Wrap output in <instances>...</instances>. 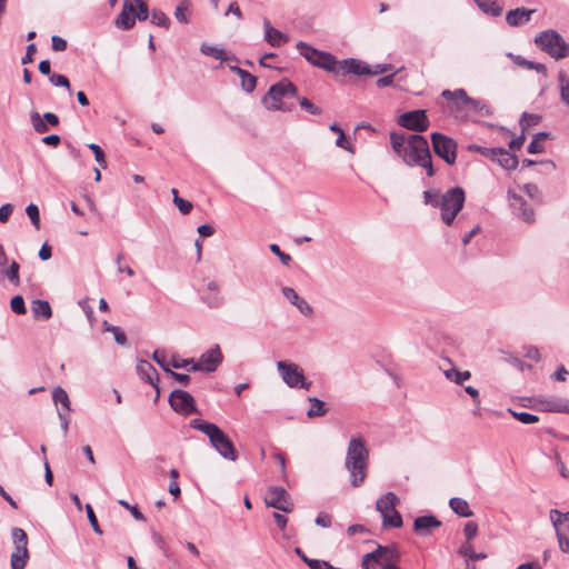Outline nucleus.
Returning a JSON list of instances; mask_svg holds the SVG:
<instances>
[{
	"label": "nucleus",
	"mask_w": 569,
	"mask_h": 569,
	"mask_svg": "<svg viewBox=\"0 0 569 569\" xmlns=\"http://www.w3.org/2000/svg\"><path fill=\"white\" fill-rule=\"evenodd\" d=\"M118 502H119L120 506H122L126 509H128L136 520H138V521H144L146 520L144 516L142 515V512H140L138 507L131 506L126 500H122V499L119 500Z\"/></svg>",
	"instance_id": "680f3d73"
},
{
	"label": "nucleus",
	"mask_w": 569,
	"mask_h": 569,
	"mask_svg": "<svg viewBox=\"0 0 569 569\" xmlns=\"http://www.w3.org/2000/svg\"><path fill=\"white\" fill-rule=\"evenodd\" d=\"M491 161H496L506 170H515L519 163L517 156L505 148H495V158Z\"/></svg>",
	"instance_id": "bb28decb"
},
{
	"label": "nucleus",
	"mask_w": 569,
	"mask_h": 569,
	"mask_svg": "<svg viewBox=\"0 0 569 569\" xmlns=\"http://www.w3.org/2000/svg\"><path fill=\"white\" fill-rule=\"evenodd\" d=\"M200 51L204 56L212 57L220 61H229V60H237L234 56L229 54L223 48L209 44V43H202L200 47Z\"/></svg>",
	"instance_id": "c85d7f7f"
},
{
	"label": "nucleus",
	"mask_w": 569,
	"mask_h": 569,
	"mask_svg": "<svg viewBox=\"0 0 569 569\" xmlns=\"http://www.w3.org/2000/svg\"><path fill=\"white\" fill-rule=\"evenodd\" d=\"M557 78L559 82L560 99L562 103L569 108V77L561 70L558 72Z\"/></svg>",
	"instance_id": "4c0bfd02"
},
{
	"label": "nucleus",
	"mask_w": 569,
	"mask_h": 569,
	"mask_svg": "<svg viewBox=\"0 0 569 569\" xmlns=\"http://www.w3.org/2000/svg\"><path fill=\"white\" fill-rule=\"evenodd\" d=\"M299 104L301 107L302 110H305L306 112L310 113V114H313V116H320L322 113V110L321 108L317 107L316 104H313L308 98L306 97H302V98H299Z\"/></svg>",
	"instance_id": "8fccbe9b"
},
{
	"label": "nucleus",
	"mask_w": 569,
	"mask_h": 569,
	"mask_svg": "<svg viewBox=\"0 0 569 569\" xmlns=\"http://www.w3.org/2000/svg\"><path fill=\"white\" fill-rule=\"evenodd\" d=\"M449 506L455 513L460 517H471L473 513L469 507V503L462 498H451L449 501Z\"/></svg>",
	"instance_id": "72a5a7b5"
},
{
	"label": "nucleus",
	"mask_w": 569,
	"mask_h": 569,
	"mask_svg": "<svg viewBox=\"0 0 569 569\" xmlns=\"http://www.w3.org/2000/svg\"><path fill=\"white\" fill-rule=\"evenodd\" d=\"M390 142L393 151L407 166L423 168L428 177L435 176L429 143L425 137L391 132Z\"/></svg>",
	"instance_id": "f257e3e1"
},
{
	"label": "nucleus",
	"mask_w": 569,
	"mask_h": 569,
	"mask_svg": "<svg viewBox=\"0 0 569 569\" xmlns=\"http://www.w3.org/2000/svg\"><path fill=\"white\" fill-rule=\"evenodd\" d=\"M468 150L478 152L490 160L495 158V148H486L479 144H470L468 147Z\"/></svg>",
	"instance_id": "4d7b16f0"
},
{
	"label": "nucleus",
	"mask_w": 569,
	"mask_h": 569,
	"mask_svg": "<svg viewBox=\"0 0 569 569\" xmlns=\"http://www.w3.org/2000/svg\"><path fill=\"white\" fill-rule=\"evenodd\" d=\"M264 502L268 507H272L282 512L289 513L293 510V501L290 495L282 487L271 486L264 495Z\"/></svg>",
	"instance_id": "ddd939ff"
},
{
	"label": "nucleus",
	"mask_w": 569,
	"mask_h": 569,
	"mask_svg": "<svg viewBox=\"0 0 569 569\" xmlns=\"http://www.w3.org/2000/svg\"><path fill=\"white\" fill-rule=\"evenodd\" d=\"M196 363L194 359H182L177 355H173L170 359V366L174 369L191 368Z\"/></svg>",
	"instance_id": "09e8293b"
},
{
	"label": "nucleus",
	"mask_w": 569,
	"mask_h": 569,
	"mask_svg": "<svg viewBox=\"0 0 569 569\" xmlns=\"http://www.w3.org/2000/svg\"><path fill=\"white\" fill-rule=\"evenodd\" d=\"M86 511H87L88 520L90 522V526H91L92 530L96 533H98V535H102V530H101V528H100V526L98 523V520H97V517L94 515V511H93L92 507L89 503L86 505Z\"/></svg>",
	"instance_id": "5fc2aeb1"
},
{
	"label": "nucleus",
	"mask_w": 569,
	"mask_h": 569,
	"mask_svg": "<svg viewBox=\"0 0 569 569\" xmlns=\"http://www.w3.org/2000/svg\"><path fill=\"white\" fill-rule=\"evenodd\" d=\"M282 293L295 307H297V309L303 316H306V317L313 316V308L305 299L300 298L293 288L283 287Z\"/></svg>",
	"instance_id": "a878e982"
},
{
	"label": "nucleus",
	"mask_w": 569,
	"mask_h": 569,
	"mask_svg": "<svg viewBox=\"0 0 569 569\" xmlns=\"http://www.w3.org/2000/svg\"><path fill=\"white\" fill-rule=\"evenodd\" d=\"M441 526V521H439L435 516H420L417 517L413 521V531L421 537H427L432 533V531Z\"/></svg>",
	"instance_id": "412c9836"
},
{
	"label": "nucleus",
	"mask_w": 569,
	"mask_h": 569,
	"mask_svg": "<svg viewBox=\"0 0 569 569\" xmlns=\"http://www.w3.org/2000/svg\"><path fill=\"white\" fill-rule=\"evenodd\" d=\"M137 373L138 376L144 380L146 382L150 383L152 387L157 390L156 400L159 397V377L157 373L156 368L147 360H139L137 363Z\"/></svg>",
	"instance_id": "b1692460"
},
{
	"label": "nucleus",
	"mask_w": 569,
	"mask_h": 569,
	"mask_svg": "<svg viewBox=\"0 0 569 569\" xmlns=\"http://www.w3.org/2000/svg\"><path fill=\"white\" fill-rule=\"evenodd\" d=\"M152 359L162 368L167 373L171 370L170 361L167 362L164 351L154 350Z\"/></svg>",
	"instance_id": "864d4df0"
},
{
	"label": "nucleus",
	"mask_w": 569,
	"mask_h": 569,
	"mask_svg": "<svg viewBox=\"0 0 569 569\" xmlns=\"http://www.w3.org/2000/svg\"><path fill=\"white\" fill-rule=\"evenodd\" d=\"M536 46L548 53L551 58L560 60L569 56V43L565 41L559 32L549 29L539 32L535 37Z\"/></svg>",
	"instance_id": "423d86ee"
},
{
	"label": "nucleus",
	"mask_w": 569,
	"mask_h": 569,
	"mask_svg": "<svg viewBox=\"0 0 569 569\" xmlns=\"http://www.w3.org/2000/svg\"><path fill=\"white\" fill-rule=\"evenodd\" d=\"M49 80L56 87L70 89V82L66 76L53 73L49 77Z\"/></svg>",
	"instance_id": "e2e57ef3"
},
{
	"label": "nucleus",
	"mask_w": 569,
	"mask_h": 569,
	"mask_svg": "<svg viewBox=\"0 0 569 569\" xmlns=\"http://www.w3.org/2000/svg\"><path fill=\"white\" fill-rule=\"evenodd\" d=\"M459 553L463 557H466L468 560L477 561V560H483L487 558L486 553L482 552H476L470 543H465L460 547Z\"/></svg>",
	"instance_id": "79ce46f5"
},
{
	"label": "nucleus",
	"mask_w": 569,
	"mask_h": 569,
	"mask_svg": "<svg viewBox=\"0 0 569 569\" xmlns=\"http://www.w3.org/2000/svg\"><path fill=\"white\" fill-rule=\"evenodd\" d=\"M241 88L250 93L256 89L257 86V78L249 73L248 71L243 70L241 74H239Z\"/></svg>",
	"instance_id": "a19ab883"
},
{
	"label": "nucleus",
	"mask_w": 569,
	"mask_h": 569,
	"mask_svg": "<svg viewBox=\"0 0 569 569\" xmlns=\"http://www.w3.org/2000/svg\"><path fill=\"white\" fill-rule=\"evenodd\" d=\"M20 264L17 261H12L8 266V257L3 246L0 243V273L3 278L8 279L13 286L20 284L19 277Z\"/></svg>",
	"instance_id": "a211bd4d"
},
{
	"label": "nucleus",
	"mask_w": 569,
	"mask_h": 569,
	"mask_svg": "<svg viewBox=\"0 0 569 569\" xmlns=\"http://www.w3.org/2000/svg\"><path fill=\"white\" fill-rule=\"evenodd\" d=\"M264 40L272 47H280L289 41V37L273 28L268 19L263 20Z\"/></svg>",
	"instance_id": "cd10ccee"
},
{
	"label": "nucleus",
	"mask_w": 569,
	"mask_h": 569,
	"mask_svg": "<svg viewBox=\"0 0 569 569\" xmlns=\"http://www.w3.org/2000/svg\"><path fill=\"white\" fill-rule=\"evenodd\" d=\"M369 462V450L362 437H352L348 443L345 467L350 475L352 487H360L366 477Z\"/></svg>",
	"instance_id": "7ed1b4c3"
},
{
	"label": "nucleus",
	"mask_w": 569,
	"mask_h": 569,
	"mask_svg": "<svg viewBox=\"0 0 569 569\" xmlns=\"http://www.w3.org/2000/svg\"><path fill=\"white\" fill-rule=\"evenodd\" d=\"M174 204L182 214H188L193 208L192 203L183 198L178 199Z\"/></svg>",
	"instance_id": "774afa93"
},
{
	"label": "nucleus",
	"mask_w": 569,
	"mask_h": 569,
	"mask_svg": "<svg viewBox=\"0 0 569 569\" xmlns=\"http://www.w3.org/2000/svg\"><path fill=\"white\" fill-rule=\"evenodd\" d=\"M397 123L408 130L422 132L428 129L430 122L426 110H413L400 114Z\"/></svg>",
	"instance_id": "2eb2a0df"
},
{
	"label": "nucleus",
	"mask_w": 569,
	"mask_h": 569,
	"mask_svg": "<svg viewBox=\"0 0 569 569\" xmlns=\"http://www.w3.org/2000/svg\"><path fill=\"white\" fill-rule=\"evenodd\" d=\"M270 250L272 253H274L280 259L282 264L288 266L291 262L290 254L281 251V249L278 244H276V243L270 244Z\"/></svg>",
	"instance_id": "052dcab7"
},
{
	"label": "nucleus",
	"mask_w": 569,
	"mask_h": 569,
	"mask_svg": "<svg viewBox=\"0 0 569 569\" xmlns=\"http://www.w3.org/2000/svg\"><path fill=\"white\" fill-rule=\"evenodd\" d=\"M222 360L223 356L220 347L216 345L200 356L199 360L190 368V371L213 372L221 365Z\"/></svg>",
	"instance_id": "dca6fc26"
},
{
	"label": "nucleus",
	"mask_w": 569,
	"mask_h": 569,
	"mask_svg": "<svg viewBox=\"0 0 569 569\" xmlns=\"http://www.w3.org/2000/svg\"><path fill=\"white\" fill-rule=\"evenodd\" d=\"M337 73L342 71V73H352V74H370L371 67L358 59L348 58L341 61H338Z\"/></svg>",
	"instance_id": "4be33fe9"
},
{
	"label": "nucleus",
	"mask_w": 569,
	"mask_h": 569,
	"mask_svg": "<svg viewBox=\"0 0 569 569\" xmlns=\"http://www.w3.org/2000/svg\"><path fill=\"white\" fill-rule=\"evenodd\" d=\"M151 22L158 27L169 29L171 21L169 17L161 10L153 9L151 12Z\"/></svg>",
	"instance_id": "37998d69"
},
{
	"label": "nucleus",
	"mask_w": 569,
	"mask_h": 569,
	"mask_svg": "<svg viewBox=\"0 0 569 569\" xmlns=\"http://www.w3.org/2000/svg\"><path fill=\"white\" fill-rule=\"evenodd\" d=\"M549 519L553 528L569 530V511L562 512L558 509H551Z\"/></svg>",
	"instance_id": "7c9ffc66"
},
{
	"label": "nucleus",
	"mask_w": 569,
	"mask_h": 569,
	"mask_svg": "<svg viewBox=\"0 0 569 569\" xmlns=\"http://www.w3.org/2000/svg\"><path fill=\"white\" fill-rule=\"evenodd\" d=\"M431 142L435 153L447 164L452 166L456 163L458 150L456 140L440 132H432Z\"/></svg>",
	"instance_id": "9b49d317"
},
{
	"label": "nucleus",
	"mask_w": 569,
	"mask_h": 569,
	"mask_svg": "<svg viewBox=\"0 0 569 569\" xmlns=\"http://www.w3.org/2000/svg\"><path fill=\"white\" fill-rule=\"evenodd\" d=\"M169 405L173 411L182 416L199 412L192 395L181 389H176L170 393Z\"/></svg>",
	"instance_id": "4468645a"
},
{
	"label": "nucleus",
	"mask_w": 569,
	"mask_h": 569,
	"mask_svg": "<svg viewBox=\"0 0 569 569\" xmlns=\"http://www.w3.org/2000/svg\"><path fill=\"white\" fill-rule=\"evenodd\" d=\"M191 16V2L189 0H182L176 7L174 18L183 24H188L190 22Z\"/></svg>",
	"instance_id": "f704fd0d"
},
{
	"label": "nucleus",
	"mask_w": 569,
	"mask_h": 569,
	"mask_svg": "<svg viewBox=\"0 0 569 569\" xmlns=\"http://www.w3.org/2000/svg\"><path fill=\"white\" fill-rule=\"evenodd\" d=\"M441 96L449 101V111L457 119L468 120V103L465 100H469L465 89H456V90H443Z\"/></svg>",
	"instance_id": "f8f14e48"
},
{
	"label": "nucleus",
	"mask_w": 569,
	"mask_h": 569,
	"mask_svg": "<svg viewBox=\"0 0 569 569\" xmlns=\"http://www.w3.org/2000/svg\"><path fill=\"white\" fill-rule=\"evenodd\" d=\"M299 53L312 66L329 72H337L338 60L329 52L320 51L303 41L297 43Z\"/></svg>",
	"instance_id": "6e6552de"
},
{
	"label": "nucleus",
	"mask_w": 569,
	"mask_h": 569,
	"mask_svg": "<svg viewBox=\"0 0 569 569\" xmlns=\"http://www.w3.org/2000/svg\"><path fill=\"white\" fill-rule=\"evenodd\" d=\"M26 213L29 217L33 227L39 230L40 229V213L39 208L34 203H30L26 208Z\"/></svg>",
	"instance_id": "49530a36"
},
{
	"label": "nucleus",
	"mask_w": 569,
	"mask_h": 569,
	"mask_svg": "<svg viewBox=\"0 0 569 569\" xmlns=\"http://www.w3.org/2000/svg\"><path fill=\"white\" fill-rule=\"evenodd\" d=\"M297 96V87L288 79L272 84L262 98L263 106L271 111L290 112L292 104H288L284 100Z\"/></svg>",
	"instance_id": "39448f33"
},
{
	"label": "nucleus",
	"mask_w": 569,
	"mask_h": 569,
	"mask_svg": "<svg viewBox=\"0 0 569 569\" xmlns=\"http://www.w3.org/2000/svg\"><path fill=\"white\" fill-rule=\"evenodd\" d=\"M443 373L449 381L455 382L456 385H462L463 381L471 377L470 371H459L456 368L447 369Z\"/></svg>",
	"instance_id": "58836bf2"
},
{
	"label": "nucleus",
	"mask_w": 569,
	"mask_h": 569,
	"mask_svg": "<svg viewBox=\"0 0 569 569\" xmlns=\"http://www.w3.org/2000/svg\"><path fill=\"white\" fill-rule=\"evenodd\" d=\"M508 199L510 202V207L512 208L515 214H517L525 222L531 223L535 221V211L531 207L527 206L523 198L513 191H508Z\"/></svg>",
	"instance_id": "f3484780"
},
{
	"label": "nucleus",
	"mask_w": 569,
	"mask_h": 569,
	"mask_svg": "<svg viewBox=\"0 0 569 569\" xmlns=\"http://www.w3.org/2000/svg\"><path fill=\"white\" fill-rule=\"evenodd\" d=\"M523 191L526 192V194L536 200V201H541V192H540V189L537 184L535 183H526L523 187H522Z\"/></svg>",
	"instance_id": "6e6d98bb"
},
{
	"label": "nucleus",
	"mask_w": 569,
	"mask_h": 569,
	"mask_svg": "<svg viewBox=\"0 0 569 569\" xmlns=\"http://www.w3.org/2000/svg\"><path fill=\"white\" fill-rule=\"evenodd\" d=\"M136 9L133 2L126 0L121 12L117 17L114 24L117 28L122 30L131 29L136 23Z\"/></svg>",
	"instance_id": "5701e85b"
},
{
	"label": "nucleus",
	"mask_w": 569,
	"mask_h": 569,
	"mask_svg": "<svg viewBox=\"0 0 569 569\" xmlns=\"http://www.w3.org/2000/svg\"><path fill=\"white\" fill-rule=\"evenodd\" d=\"M540 403L551 412H569V400L552 398L541 400Z\"/></svg>",
	"instance_id": "c9c22d12"
},
{
	"label": "nucleus",
	"mask_w": 569,
	"mask_h": 569,
	"mask_svg": "<svg viewBox=\"0 0 569 569\" xmlns=\"http://www.w3.org/2000/svg\"><path fill=\"white\" fill-rule=\"evenodd\" d=\"M465 200V191L460 187L450 188L445 193H440L438 190L423 191L425 203L440 209L441 220L447 226L453 223L455 218L463 208Z\"/></svg>",
	"instance_id": "f03ea898"
},
{
	"label": "nucleus",
	"mask_w": 569,
	"mask_h": 569,
	"mask_svg": "<svg viewBox=\"0 0 569 569\" xmlns=\"http://www.w3.org/2000/svg\"><path fill=\"white\" fill-rule=\"evenodd\" d=\"M308 401L311 403L310 408L307 411L308 418L322 417L327 413L328 408L326 407V403L322 400L316 397H309Z\"/></svg>",
	"instance_id": "e433bc0d"
},
{
	"label": "nucleus",
	"mask_w": 569,
	"mask_h": 569,
	"mask_svg": "<svg viewBox=\"0 0 569 569\" xmlns=\"http://www.w3.org/2000/svg\"><path fill=\"white\" fill-rule=\"evenodd\" d=\"M398 503L399 498L391 491L376 501V510L381 515L383 528H400L402 526V517L396 510Z\"/></svg>",
	"instance_id": "0eeeda50"
},
{
	"label": "nucleus",
	"mask_w": 569,
	"mask_h": 569,
	"mask_svg": "<svg viewBox=\"0 0 569 569\" xmlns=\"http://www.w3.org/2000/svg\"><path fill=\"white\" fill-rule=\"evenodd\" d=\"M30 121L36 132L44 133L49 130L48 126L56 127L59 124V118L52 112H46L42 117L39 112L30 113Z\"/></svg>",
	"instance_id": "aec40b11"
},
{
	"label": "nucleus",
	"mask_w": 569,
	"mask_h": 569,
	"mask_svg": "<svg viewBox=\"0 0 569 569\" xmlns=\"http://www.w3.org/2000/svg\"><path fill=\"white\" fill-rule=\"evenodd\" d=\"M277 370L289 388L309 390L312 385L311 381L306 379L303 369L295 362L279 360L277 361Z\"/></svg>",
	"instance_id": "1a4fd4ad"
},
{
	"label": "nucleus",
	"mask_w": 569,
	"mask_h": 569,
	"mask_svg": "<svg viewBox=\"0 0 569 569\" xmlns=\"http://www.w3.org/2000/svg\"><path fill=\"white\" fill-rule=\"evenodd\" d=\"M463 533L467 539V543L472 540L478 533V525L475 521H468L465 525Z\"/></svg>",
	"instance_id": "bf43d9fd"
},
{
	"label": "nucleus",
	"mask_w": 569,
	"mask_h": 569,
	"mask_svg": "<svg viewBox=\"0 0 569 569\" xmlns=\"http://www.w3.org/2000/svg\"><path fill=\"white\" fill-rule=\"evenodd\" d=\"M202 301L212 309H218L224 305V298L220 292H203Z\"/></svg>",
	"instance_id": "ea45409f"
},
{
	"label": "nucleus",
	"mask_w": 569,
	"mask_h": 569,
	"mask_svg": "<svg viewBox=\"0 0 569 569\" xmlns=\"http://www.w3.org/2000/svg\"><path fill=\"white\" fill-rule=\"evenodd\" d=\"M52 399L53 402L58 406L60 405L62 410L66 413H69L71 411V401L69 399V396L67 391L61 387H56L52 391Z\"/></svg>",
	"instance_id": "2f4dec72"
},
{
	"label": "nucleus",
	"mask_w": 569,
	"mask_h": 569,
	"mask_svg": "<svg viewBox=\"0 0 569 569\" xmlns=\"http://www.w3.org/2000/svg\"><path fill=\"white\" fill-rule=\"evenodd\" d=\"M507 57H509L512 60V62L519 67H522L526 69H530V67H531L532 61L527 60L526 58H523L521 56L513 54V53L509 52V53H507Z\"/></svg>",
	"instance_id": "69168bd1"
},
{
	"label": "nucleus",
	"mask_w": 569,
	"mask_h": 569,
	"mask_svg": "<svg viewBox=\"0 0 569 569\" xmlns=\"http://www.w3.org/2000/svg\"><path fill=\"white\" fill-rule=\"evenodd\" d=\"M535 12V9H527L525 7L516 8L507 12L506 21L510 27H521L531 20V16Z\"/></svg>",
	"instance_id": "393cba45"
},
{
	"label": "nucleus",
	"mask_w": 569,
	"mask_h": 569,
	"mask_svg": "<svg viewBox=\"0 0 569 569\" xmlns=\"http://www.w3.org/2000/svg\"><path fill=\"white\" fill-rule=\"evenodd\" d=\"M468 103V120L478 122L480 118L491 117L493 111L492 108L483 99H473L470 97L469 100H465Z\"/></svg>",
	"instance_id": "6ab92c4d"
},
{
	"label": "nucleus",
	"mask_w": 569,
	"mask_h": 569,
	"mask_svg": "<svg viewBox=\"0 0 569 569\" xmlns=\"http://www.w3.org/2000/svg\"><path fill=\"white\" fill-rule=\"evenodd\" d=\"M509 412L511 413V416L515 419H517L518 421H520L523 425H532V423H536L539 421V417L533 413H529V412H525V411L518 412V411H515L511 409H509Z\"/></svg>",
	"instance_id": "c03bdc74"
},
{
	"label": "nucleus",
	"mask_w": 569,
	"mask_h": 569,
	"mask_svg": "<svg viewBox=\"0 0 569 569\" xmlns=\"http://www.w3.org/2000/svg\"><path fill=\"white\" fill-rule=\"evenodd\" d=\"M67 46V41L63 38L59 36H53L51 38V47L54 51H64Z\"/></svg>",
	"instance_id": "338daca9"
},
{
	"label": "nucleus",
	"mask_w": 569,
	"mask_h": 569,
	"mask_svg": "<svg viewBox=\"0 0 569 569\" xmlns=\"http://www.w3.org/2000/svg\"><path fill=\"white\" fill-rule=\"evenodd\" d=\"M88 148L93 152L96 161L101 166L103 169L107 168V161L104 157L103 150L98 146L97 143H89Z\"/></svg>",
	"instance_id": "3c124183"
},
{
	"label": "nucleus",
	"mask_w": 569,
	"mask_h": 569,
	"mask_svg": "<svg viewBox=\"0 0 569 569\" xmlns=\"http://www.w3.org/2000/svg\"><path fill=\"white\" fill-rule=\"evenodd\" d=\"M108 332L113 333L114 340L118 345L124 346L127 343V336L120 327H111Z\"/></svg>",
	"instance_id": "0e129e2a"
},
{
	"label": "nucleus",
	"mask_w": 569,
	"mask_h": 569,
	"mask_svg": "<svg viewBox=\"0 0 569 569\" xmlns=\"http://www.w3.org/2000/svg\"><path fill=\"white\" fill-rule=\"evenodd\" d=\"M133 2L138 7V12L136 13L137 19L140 21L147 20L149 17V12H148V6L146 3V0H133Z\"/></svg>",
	"instance_id": "13d9d810"
},
{
	"label": "nucleus",
	"mask_w": 569,
	"mask_h": 569,
	"mask_svg": "<svg viewBox=\"0 0 569 569\" xmlns=\"http://www.w3.org/2000/svg\"><path fill=\"white\" fill-rule=\"evenodd\" d=\"M10 307L17 315H24L27 312L24 300L21 296H14L10 301Z\"/></svg>",
	"instance_id": "603ef678"
},
{
	"label": "nucleus",
	"mask_w": 569,
	"mask_h": 569,
	"mask_svg": "<svg viewBox=\"0 0 569 569\" xmlns=\"http://www.w3.org/2000/svg\"><path fill=\"white\" fill-rule=\"evenodd\" d=\"M553 529L560 550L565 553H569V533L561 528Z\"/></svg>",
	"instance_id": "a18cd8bd"
},
{
	"label": "nucleus",
	"mask_w": 569,
	"mask_h": 569,
	"mask_svg": "<svg viewBox=\"0 0 569 569\" xmlns=\"http://www.w3.org/2000/svg\"><path fill=\"white\" fill-rule=\"evenodd\" d=\"M540 120H541V117L538 114L523 112L520 118L519 124L522 128V130H525L527 127L538 124L540 122Z\"/></svg>",
	"instance_id": "de8ad7c7"
},
{
	"label": "nucleus",
	"mask_w": 569,
	"mask_h": 569,
	"mask_svg": "<svg viewBox=\"0 0 569 569\" xmlns=\"http://www.w3.org/2000/svg\"><path fill=\"white\" fill-rule=\"evenodd\" d=\"M31 311L34 318H41L43 320H48L52 317V309L48 301L37 299L31 303Z\"/></svg>",
	"instance_id": "c756f323"
},
{
	"label": "nucleus",
	"mask_w": 569,
	"mask_h": 569,
	"mask_svg": "<svg viewBox=\"0 0 569 569\" xmlns=\"http://www.w3.org/2000/svg\"><path fill=\"white\" fill-rule=\"evenodd\" d=\"M475 2L486 14L499 17L502 13V7L495 0H475Z\"/></svg>",
	"instance_id": "473e14b6"
},
{
	"label": "nucleus",
	"mask_w": 569,
	"mask_h": 569,
	"mask_svg": "<svg viewBox=\"0 0 569 569\" xmlns=\"http://www.w3.org/2000/svg\"><path fill=\"white\" fill-rule=\"evenodd\" d=\"M190 427L204 433L209 438L211 446L222 458L230 461L238 459V451L233 442L217 425L201 419H192Z\"/></svg>",
	"instance_id": "20e7f679"
},
{
	"label": "nucleus",
	"mask_w": 569,
	"mask_h": 569,
	"mask_svg": "<svg viewBox=\"0 0 569 569\" xmlns=\"http://www.w3.org/2000/svg\"><path fill=\"white\" fill-rule=\"evenodd\" d=\"M11 538L14 551L10 557L11 569H24L29 559L27 532L18 527L11 529Z\"/></svg>",
	"instance_id": "9d476101"
}]
</instances>
